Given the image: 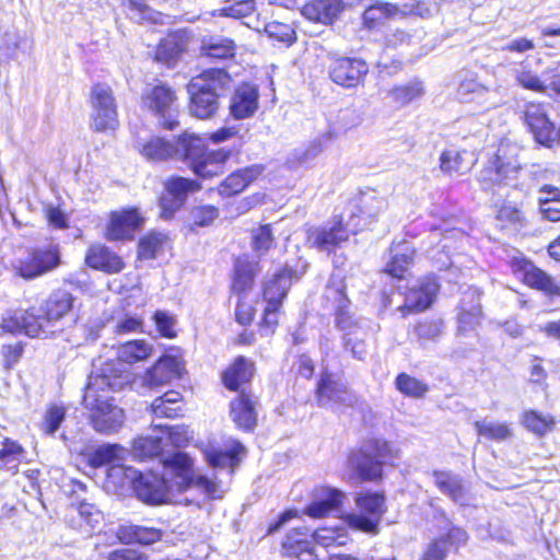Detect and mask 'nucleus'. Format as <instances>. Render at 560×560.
I'll list each match as a JSON object with an SVG mask.
<instances>
[{
	"label": "nucleus",
	"instance_id": "obj_1",
	"mask_svg": "<svg viewBox=\"0 0 560 560\" xmlns=\"http://www.w3.org/2000/svg\"><path fill=\"white\" fill-rule=\"evenodd\" d=\"M133 149L149 164L180 161L201 179H214L223 175L232 158L231 149L210 148L201 135L187 130L177 135L174 140L161 135L137 137Z\"/></svg>",
	"mask_w": 560,
	"mask_h": 560
},
{
	"label": "nucleus",
	"instance_id": "obj_2",
	"mask_svg": "<svg viewBox=\"0 0 560 560\" xmlns=\"http://www.w3.org/2000/svg\"><path fill=\"white\" fill-rule=\"evenodd\" d=\"M399 457V448L390 441L381 436L368 438L348 451L343 464L347 479L355 483H380L385 478V467L396 466Z\"/></svg>",
	"mask_w": 560,
	"mask_h": 560
},
{
	"label": "nucleus",
	"instance_id": "obj_3",
	"mask_svg": "<svg viewBox=\"0 0 560 560\" xmlns=\"http://www.w3.org/2000/svg\"><path fill=\"white\" fill-rule=\"evenodd\" d=\"M300 278L301 273L295 267L284 264L261 281L259 298L264 307L257 324L260 337L275 336L280 326L283 306L293 282Z\"/></svg>",
	"mask_w": 560,
	"mask_h": 560
},
{
	"label": "nucleus",
	"instance_id": "obj_4",
	"mask_svg": "<svg viewBox=\"0 0 560 560\" xmlns=\"http://www.w3.org/2000/svg\"><path fill=\"white\" fill-rule=\"evenodd\" d=\"M113 387L105 375L91 380L83 394V406L89 412L93 429L101 433H114L124 423L125 412L112 396Z\"/></svg>",
	"mask_w": 560,
	"mask_h": 560
},
{
	"label": "nucleus",
	"instance_id": "obj_5",
	"mask_svg": "<svg viewBox=\"0 0 560 560\" xmlns=\"http://www.w3.org/2000/svg\"><path fill=\"white\" fill-rule=\"evenodd\" d=\"M232 81V75L222 68H209L192 77L187 84L191 115L199 119L213 117L220 95L230 89Z\"/></svg>",
	"mask_w": 560,
	"mask_h": 560
},
{
	"label": "nucleus",
	"instance_id": "obj_6",
	"mask_svg": "<svg viewBox=\"0 0 560 560\" xmlns=\"http://www.w3.org/2000/svg\"><path fill=\"white\" fill-rule=\"evenodd\" d=\"M522 168L520 147L508 139H501L495 151L487 156L478 182L482 189L493 190L515 180Z\"/></svg>",
	"mask_w": 560,
	"mask_h": 560
},
{
	"label": "nucleus",
	"instance_id": "obj_7",
	"mask_svg": "<svg viewBox=\"0 0 560 560\" xmlns=\"http://www.w3.org/2000/svg\"><path fill=\"white\" fill-rule=\"evenodd\" d=\"M140 106L158 119V125L166 131H174L180 126L179 97L175 88L166 82H158L140 96Z\"/></svg>",
	"mask_w": 560,
	"mask_h": 560
},
{
	"label": "nucleus",
	"instance_id": "obj_8",
	"mask_svg": "<svg viewBox=\"0 0 560 560\" xmlns=\"http://www.w3.org/2000/svg\"><path fill=\"white\" fill-rule=\"evenodd\" d=\"M358 513H347L342 518L346 525L355 532L375 536L387 512L386 495L383 490H362L354 497Z\"/></svg>",
	"mask_w": 560,
	"mask_h": 560
},
{
	"label": "nucleus",
	"instance_id": "obj_9",
	"mask_svg": "<svg viewBox=\"0 0 560 560\" xmlns=\"http://www.w3.org/2000/svg\"><path fill=\"white\" fill-rule=\"evenodd\" d=\"M328 79L346 90L363 86L370 71L369 63L361 57L329 54L325 63Z\"/></svg>",
	"mask_w": 560,
	"mask_h": 560
},
{
	"label": "nucleus",
	"instance_id": "obj_10",
	"mask_svg": "<svg viewBox=\"0 0 560 560\" xmlns=\"http://www.w3.org/2000/svg\"><path fill=\"white\" fill-rule=\"evenodd\" d=\"M508 266L514 278L524 287L540 292L549 299L560 298V284L547 271L524 255L513 256Z\"/></svg>",
	"mask_w": 560,
	"mask_h": 560
},
{
	"label": "nucleus",
	"instance_id": "obj_11",
	"mask_svg": "<svg viewBox=\"0 0 560 560\" xmlns=\"http://www.w3.org/2000/svg\"><path fill=\"white\" fill-rule=\"evenodd\" d=\"M147 222L140 208L131 206L112 210L103 229V237L112 243H125L135 240Z\"/></svg>",
	"mask_w": 560,
	"mask_h": 560
},
{
	"label": "nucleus",
	"instance_id": "obj_12",
	"mask_svg": "<svg viewBox=\"0 0 560 560\" xmlns=\"http://www.w3.org/2000/svg\"><path fill=\"white\" fill-rule=\"evenodd\" d=\"M357 230H349L342 214H334L323 225L312 228L306 232V242L311 248L327 254H335L338 248L348 243Z\"/></svg>",
	"mask_w": 560,
	"mask_h": 560
},
{
	"label": "nucleus",
	"instance_id": "obj_13",
	"mask_svg": "<svg viewBox=\"0 0 560 560\" xmlns=\"http://www.w3.org/2000/svg\"><path fill=\"white\" fill-rule=\"evenodd\" d=\"M521 119L534 141L541 147L551 142L555 122L549 118L542 102L530 101L524 104Z\"/></svg>",
	"mask_w": 560,
	"mask_h": 560
},
{
	"label": "nucleus",
	"instance_id": "obj_14",
	"mask_svg": "<svg viewBox=\"0 0 560 560\" xmlns=\"http://www.w3.org/2000/svg\"><path fill=\"white\" fill-rule=\"evenodd\" d=\"M130 487L137 499L147 505H161L167 502V482L163 476L156 472L135 471Z\"/></svg>",
	"mask_w": 560,
	"mask_h": 560
},
{
	"label": "nucleus",
	"instance_id": "obj_15",
	"mask_svg": "<svg viewBox=\"0 0 560 560\" xmlns=\"http://www.w3.org/2000/svg\"><path fill=\"white\" fill-rule=\"evenodd\" d=\"M256 374V363L245 355L234 357L221 371V385L231 393L247 392Z\"/></svg>",
	"mask_w": 560,
	"mask_h": 560
},
{
	"label": "nucleus",
	"instance_id": "obj_16",
	"mask_svg": "<svg viewBox=\"0 0 560 560\" xmlns=\"http://www.w3.org/2000/svg\"><path fill=\"white\" fill-rule=\"evenodd\" d=\"M261 272L260 262L247 254L236 255L233 258L230 271L229 292L230 294L249 293Z\"/></svg>",
	"mask_w": 560,
	"mask_h": 560
},
{
	"label": "nucleus",
	"instance_id": "obj_17",
	"mask_svg": "<svg viewBox=\"0 0 560 560\" xmlns=\"http://www.w3.org/2000/svg\"><path fill=\"white\" fill-rule=\"evenodd\" d=\"M265 171L266 166L260 163L238 167L218 184L217 192L221 198L236 197L262 177Z\"/></svg>",
	"mask_w": 560,
	"mask_h": 560
},
{
	"label": "nucleus",
	"instance_id": "obj_18",
	"mask_svg": "<svg viewBox=\"0 0 560 560\" xmlns=\"http://www.w3.org/2000/svg\"><path fill=\"white\" fill-rule=\"evenodd\" d=\"M190 37V33L186 28L167 32L158 42L153 52V60L168 68L174 67L180 57L187 52Z\"/></svg>",
	"mask_w": 560,
	"mask_h": 560
},
{
	"label": "nucleus",
	"instance_id": "obj_19",
	"mask_svg": "<svg viewBox=\"0 0 560 560\" xmlns=\"http://www.w3.org/2000/svg\"><path fill=\"white\" fill-rule=\"evenodd\" d=\"M258 398L253 392H242L229 402V415L235 427L245 433L253 432L258 423Z\"/></svg>",
	"mask_w": 560,
	"mask_h": 560
},
{
	"label": "nucleus",
	"instance_id": "obj_20",
	"mask_svg": "<svg viewBox=\"0 0 560 560\" xmlns=\"http://www.w3.org/2000/svg\"><path fill=\"white\" fill-rule=\"evenodd\" d=\"M494 220L500 230L520 231L529 224V209L524 199L504 198L493 206Z\"/></svg>",
	"mask_w": 560,
	"mask_h": 560
},
{
	"label": "nucleus",
	"instance_id": "obj_21",
	"mask_svg": "<svg viewBox=\"0 0 560 560\" xmlns=\"http://www.w3.org/2000/svg\"><path fill=\"white\" fill-rule=\"evenodd\" d=\"M400 5L387 0H373L361 13V28L368 33H378L390 20L404 16Z\"/></svg>",
	"mask_w": 560,
	"mask_h": 560
},
{
	"label": "nucleus",
	"instance_id": "obj_22",
	"mask_svg": "<svg viewBox=\"0 0 560 560\" xmlns=\"http://www.w3.org/2000/svg\"><path fill=\"white\" fill-rule=\"evenodd\" d=\"M84 265L105 275H117L126 268V261L117 252L98 242L88 246Z\"/></svg>",
	"mask_w": 560,
	"mask_h": 560
},
{
	"label": "nucleus",
	"instance_id": "obj_23",
	"mask_svg": "<svg viewBox=\"0 0 560 560\" xmlns=\"http://www.w3.org/2000/svg\"><path fill=\"white\" fill-rule=\"evenodd\" d=\"M280 557L283 560H320L304 527H293L280 541Z\"/></svg>",
	"mask_w": 560,
	"mask_h": 560
},
{
	"label": "nucleus",
	"instance_id": "obj_24",
	"mask_svg": "<svg viewBox=\"0 0 560 560\" xmlns=\"http://www.w3.org/2000/svg\"><path fill=\"white\" fill-rule=\"evenodd\" d=\"M345 500L341 490L323 485L313 492V500L305 506L303 514L313 520L328 517L332 512L338 511Z\"/></svg>",
	"mask_w": 560,
	"mask_h": 560
},
{
	"label": "nucleus",
	"instance_id": "obj_25",
	"mask_svg": "<svg viewBox=\"0 0 560 560\" xmlns=\"http://www.w3.org/2000/svg\"><path fill=\"white\" fill-rule=\"evenodd\" d=\"M468 541L467 532L459 526H451L447 530L431 539L424 547L419 560H445L448 549L457 550Z\"/></svg>",
	"mask_w": 560,
	"mask_h": 560
},
{
	"label": "nucleus",
	"instance_id": "obj_26",
	"mask_svg": "<svg viewBox=\"0 0 560 560\" xmlns=\"http://www.w3.org/2000/svg\"><path fill=\"white\" fill-rule=\"evenodd\" d=\"M185 373L183 361L173 355H162L144 374V384L156 388L178 380Z\"/></svg>",
	"mask_w": 560,
	"mask_h": 560
},
{
	"label": "nucleus",
	"instance_id": "obj_27",
	"mask_svg": "<svg viewBox=\"0 0 560 560\" xmlns=\"http://www.w3.org/2000/svg\"><path fill=\"white\" fill-rule=\"evenodd\" d=\"M258 88L249 82H241L233 91L229 113L236 119L242 120L254 116L258 109Z\"/></svg>",
	"mask_w": 560,
	"mask_h": 560
},
{
	"label": "nucleus",
	"instance_id": "obj_28",
	"mask_svg": "<svg viewBox=\"0 0 560 560\" xmlns=\"http://www.w3.org/2000/svg\"><path fill=\"white\" fill-rule=\"evenodd\" d=\"M325 306L334 311L336 324L346 326L351 320L350 300L347 295V285L342 280H330L325 288Z\"/></svg>",
	"mask_w": 560,
	"mask_h": 560
},
{
	"label": "nucleus",
	"instance_id": "obj_29",
	"mask_svg": "<svg viewBox=\"0 0 560 560\" xmlns=\"http://www.w3.org/2000/svg\"><path fill=\"white\" fill-rule=\"evenodd\" d=\"M343 0H308L301 8V14L313 23L332 24L345 11Z\"/></svg>",
	"mask_w": 560,
	"mask_h": 560
},
{
	"label": "nucleus",
	"instance_id": "obj_30",
	"mask_svg": "<svg viewBox=\"0 0 560 560\" xmlns=\"http://www.w3.org/2000/svg\"><path fill=\"white\" fill-rule=\"evenodd\" d=\"M477 162L475 154L466 149L450 148L441 152L439 166L450 177L468 174Z\"/></svg>",
	"mask_w": 560,
	"mask_h": 560
},
{
	"label": "nucleus",
	"instance_id": "obj_31",
	"mask_svg": "<svg viewBox=\"0 0 560 560\" xmlns=\"http://www.w3.org/2000/svg\"><path fill=\"white\" fill-rule=\"evenodd\" d=\"M314 393L317 405L319 406L326 404H345V395L348 393V387L345 383L340 382L332 372L323 369L319 373Z\"/></svg>",
	"mask_w": 560,
	"mask_h": 560
},
{
	"label": "nucleus",
	"instance_id": "obj_32",
	"mask_svg": "<svg viewBox=\"0 0 560 560\" xmlns=\"http://www.w3.org/2000/svg\"><path fill=\"white\" fill-rule=\"evenodd\" d=\"M115 535L122 545L150 546L162 540L164 533L158 527L126 523L117 527Z\"/></svg>",
	"mask_w": 560,
	"mask_h": 560
},
{
	"label": "nucleus",
	"instance_id": "obj_33",
	"mask_svg": "<svg viewBox=\"0 0 560 560\" xmlns=\"http://www.w3.org/2000/svg\"><path fill=\"white\" fill-rule=\"evenodd\" d=\"M245 452V446L237 440H233L228 450L214 446L205 447L202 450L207 463L212 468H226L231 474L240 466Z\"/></svg>",
	"mask_w": 560,
	"mask_h": 560
},
{
	"label": "nucleus",
	"instance_id": "obj_34",
	"mask_svg": "<svg viewBox=\"0 0 560 560\" xmlns=\"http://www.w3.org/2000/svg\"><path fill=\"white\" fill-rule=\"evenodd\" d=\"M163 466L171 471V478L179 492L187 491L194 482V460L184 452H175L163 460Z\"/></svg>",
	"mask_w": 560,
	"mask_h": 560
},
{
	"label": "nucleus",
	"instance_id": "obj_35",
	"mask_svg": "<svg viewBox=\"0 0 560 560\" xmlns=\"http://www.w3.org/2000/svg\"><path fill=\"white\" fill-rule=\"evenodd\" d=\"M170 244L166 233L158 230H149L142 234L136 244V260L150 261L158 259Z\"/></svg>",
	"mask_w": 560,
	"mask_h": 560
},
{
	"label": "nucleus",
	"instance_id": "obj_36",
	"mask_svg": "<svg viewBox=\"0 0 560 560\" xmlns=\"http://www.w3.org/2000/svg\"><path fill=\"white\" fill-rule=\"evenodd\" d=\"M184 397L177 390H167L163 395L155 397L150 404V413L159 419H176L184 415Z\"/></svg>",
	"mask_w": 560,
	"mask_h": 560
},
{
	"label": "nucleus",
	"instance_id": "obj_37",
	"mask_svg": "<svg viewBox=\"0 0 560 560\" xmlns=\"http://www.w3.org/2000/svg\"><path fill=\"white\" fill-rule=\"evenodd\" d=\"M417 250L413 247H406L404 252L392 254L381 269V273L386 275L394 281H404L411 277V267L415 264Z\"/></svg>",
	"mask_w": 560,
	"mask_h": 560
},
{
	"label": "nucleus",
	"instance_id": "obj_38",
	"mask_svg": "<svg viewBox=\"0 0 560 560\" xmlns=\"http://www.w3.org/2000/svg\"><path fill=\"white\" fill-rule=\"evenodd\" d=\"M237 45L233 38L225 36H208L201 40L200 55L211 60L234 59Z\"/></svg>",
	"mask_w": 560,
	"mask_h": 560
},
{
	"label": "nucleus",
	"instance_id": "obj_39",
	"mask_svg": "<svg viewBox=\"0 0 560 560\" xmlns=\"http://www.w3.org/2000/svg\"><path fill=\"white\" fill-rule=\"evenodd\" d=\"M74 296L69 291L55 290L42 306L40 317L47 322H57L73 308Z\"/></svg>",
	"mask_w": 560,
	"mask_h": 560
},
{
	"label": "nucleus",
	"instance_id": "obj_40",
	"mask_svg": "<svg viewBox=\"0 0 560 560\" xmlns=\"http://www.w3.org/2000/svg\"><path fill=\"white\" fill-rule=\"evenodd\" d=\"M520 421L525 430L537 438H544L551 433L557 424V419L553 415L544 413L536 409H525L521 413Z\"/></svg>",
	"mask_w": 560,
	"mask_h": 560
},
{
	"label": "nucleus",
	"instance_id": "obj_41",
	"mask_svg": "<svg viewBox=\"0 0 560 560\" xmlns=\"http://www.w3.org/2000/svg\"><path fill=\"white\" fill-rule=\"evenodd\" d=\"M474 428L479 438H483L490 442L501 443L509 441L514 436L512 424L506 421L491 422L476 420L474 422Z\"/></svg>",
	"mask_w": 560,
	"mask_h": 560
},
{
	"label": "nucleus",
	"instance_id": "obj_42",
	"mask_svg": "<svg viewBox=\"0 0 560 560\" xmlns=\"http://www.w3.org/2000/svg\"><path fill=\"white\" fill-rule=\"evenodd\" d=\"M312 540L325 549L331 547H343L349 540L348 532L340 525L320 526L313 530Z\"/></svg>",
	"mask_w": 560,
	"mask_h": 560
},
{
	"label": "nucleus",
	"instance_id": "obj_43",
	"mask_svg": "<svg viewBox=\"0 0 560 560\" xmlns=\"http://www.w3.org/2000/svg\"><path fill=\"white\" fill-rule=\"evenodd\" d=\"M203 179L195 176V178L185 177L180 175H173L164 183L165 191L179 200L185 202L189 194L199 192L202 189Z\"/></svg>",
	"mask_w": 560,
	"mask_h": 560
},
{
	"label": "nucleus",
	"instance_id": "obj_44",
	"mask_svg": "<svg viewBox=\"0 0 560 560\" xmlns=\"http://www.w3.org/2000/svg\"><path fill=\"white\" fill-rule=\"evenodd\" d=\"M424 93L422 81L412 79L406 83L396 84L388 91L390 101L398 107L407 106L420 98Z\"/></svg>",
	"mask_w": 560,
	"mask_h": 560
},
{
	"label": "nucleus",
	"instance_id": "obj_45",
	"mask_svg": "<svg viewBox=\"0 0 560 560\" xmlns=\"http://www.w3.org/2000/svg\"><path fill=\"white\" fill-rule=\"evenodd\" d=\"M34 319L35 315L30 310H13L2 317L0 328L13 335L28 334Z\"/></svg>",
	"mask_w": 560,
	"mask_h": 560
},
{
	"label": "nucleus",
	"instance_id": "obj_46",
	"mask_svg": "<svg viewBox=\"0 0 560 560\" xmlns=\"http://www.w3.org/2000/svg\"><path fill=\"white\" fill-rule=\"evenodd\" d=\"M433 477L435 487L451 500L459 502L464 499L466 491L460 478L443 470H434Z\"/></svg>",
	"mask_w": 560,
	"mask_h": 560
},
{
	"label": "nucleus",
	"instance_id": "obj_47",
	"mask_svg": "<svg viewBox=\"0 0 560 560\" xmlns=\"http://www.w3.org/2000/svg\"><path fill=\"white\" fill-rule=\"evenodd\" d=\"M91 121L96 132L116 130L119 126L117 105L92 107Z\"/></svg>",
	"mask_w": 560,
	"mask_h": 560
},
{
	"label": "nucleus",
	"instance_id": "obj_48",
	"mask_svg": "<svg viewBox=\"0 0 560 560\" xmlns=\"http://www.w3.org/2000/svg\"><path fill=\"white\" fill-rule=\"evenodd\" d=\"M152 353L151 346L143 339L129 340L118 348V359L121 362L132 364L148 359Z\"/></svg>",
	"mask_w": 560,
	"mask_h": 560
},
{
	"label": "nucleus",
	"instance_id": "obj_49",
	"mask_svg": "<svg viewBox=\"0 0 560 560\" xmlns=\"http://www.w3.org/2000/svg\"><path fill=\"white\" fill-rule=\"evenodd\" d=\"M62 264L58 243H49L37 248V277L56 270Z\"/></svg>",
	"mask_w": 560,
	"mask_h": 560
},
{
	"label": "nucleus",
	"instance_id": "obj_50",
	"mask_svg": "<svg viewBox=\"0 0 560 560\" xmlns=\"http://www.w3.org/2000/svg\"><path fill=\"white\" fill-rule=\"evenodd\" d=\"M120 5L132 12L138 23L160 24L163 21V14L147 3V0H120Z\"/></svg>",
	"mask_w": 560,
	"mask_h": 560
},
{
	"label": "nucleus",
	"instance_id": "obj_51",
	"mask_svg": "<svg viewBox=\"0 0 560 560\" xmlns=\"http://www.w3.org/2000/svg\"><path fill=\"white\" fill-rule=\"evenodd\" d=\"M395 388L405 397L421 399L429 392V385L423 381L400 372L395 378Z\"/></svg>",
	"mask_w": 560,
	"mask_h": 560
},
{
	"label": "nucleus",
	"instance_id": "obj_52",
	"mask_svg": "<svg viewBox=\"0 0 560 560\" xmlns=\"http://www.w3.org/2000/svg\"><path fill=\"white\" fill-rule=\"evenodd\" d=\"M219 217V208L213 205H198L190 208L188 212L187 228L195 232L198 228H208Z\"/></svg>",
	"mask_w": 560,
	"mask_h": 560
},
{
	"label": "nucleus",
	"instance_id": "obj_53",
	"mask_svg": "<svg viewBox=\"0 0 560 560\" xmlns=\"http://www.w3.org/2000/svg\"><path fill=\"white\" fill-rule=\"evenodd\" d=\"M250 246L258 255H265L276 247V236L271 223L260 224L252 230Z\"/></svg>",
	"mask_w": 560,
	"mask_h": 560
},
{
	"label": "nucleus",
	"instance_id": "obj_54",
	"mask_svg": "<svg viewBox=\"0 0 560 560\" xmlns=\"http://www.w3.org/2000/svg\"><path fill=\"white\" fill-rule=\"evenodd\" d=\"M439 291L440 283L438 278L433 275H428L420 279L417 287L412 289V293L417 294L416 301L418 302V305L423 307L425 311L432 306Z\"/></svg>",
	"mask_w": 560,
	"mask_h": 560
},
{
	"label": "nucleus",
	"instance_id": "obj_55",
	"mask_svg": "<svg viewBox=\"0 0 560 560\" xmlns=\"http://www.w3.org/2000/svg\"><path fill=\"white\" fill-rule=\"evenodd\" d=\"M264 31L270 40L287 47L293 45L298 39L294 27L288 23L271 21L265 25Z\"/></svg>",
	"mask_w": 560,
	"mask_h": 560
},
{
	"label": "nucleus",
	"instance_id": "obj_56",
	"mask_svg": "<svg viewBox=\"0 0 560 560\" xmlns=\"http://www.w3.org/2000/svg\"><path fill=\"white\" fill-rule=\"evenodd\" d=\"M236 299L234 307V320L243 326H250L256 317L257 310L248 293L234 294Z\"/></svg>",
	"mask_w": 560,
	"mask_h": 560
},
{
	"label": "nucleus",
	"instance_id": "obj_57",
	"mask_svg": "<svg viewBox=\"0 0 560 560\" xmlns=\"http://www.w3.org/2000/svg\"><path fill=\"white\" fill-rule=\"evenodd\" d=\"M443 320L439 318H423L413 325V334L419 341L436 340L443 332Z\"/></svg>",
	"mask_w": 560,
	"mask_h": 560
},
{
	"label": "nucleus",
	"instance_id": "obj_58",
	"mask_svg": "<svg viewBox=\"0 0 560 560\" xmlns=\"http://www.w3.org/2000/svg\"><path fill=\"white\" fill-rule=\"evenodd\" d=\"M515 82L522 89L535 93L542 94L547 91V85L541 80V78L533 69L529 68H524L516 71Z\"/></svg>",
	"mask_w": 560,
	"mask_h": 560
},
{
	"label": "nucleus",
	"instance_id": "obj_59",
	"mask_svg": "<svg viewBox=\"0 0 560 560\" xmlns=\"http://www.w3.org/2000/svg\"><path fill=\"white\" fill-rule=\"evenodd\" d=\"M66 418V408L63 406L51 405L47 408L42 423L43 433L52 435Z\"/></svg>",
	"mask_w": 560,
	"mask_h": 560
},
{
	"label": "nucleus",
	"instance_id": "obj_60",
	"mask_svg": "<svg viewBox=\"0 0 560 560\" xmlns=\"http://www.w3.org/2000/svg\"><path fill=\"white\" fill-rule=\"evenodd\" d=\"M90 105L91 107L117 105L113 89L102 82L94 83L90 92Z\"/></svg>",
	"mask_w": 560,
	"mask_h": 560
},
{
	"label": "nucleus",
	"instance_id": "obj_61",
	"mask_svg": "<svg viewBox=\"0 0 560 560\" xmlns=\"http://www.w3.org/2000/svg\"><path fill=\"white\" fill-rule=\"evenodd\" d=\"M133 452L141 458H150L161 453V439L142 436L132 443Z\"/></svg>",
	"mask_w": 560,
	"mask_h": 560
},
{
	"label": "nucleus",
	"instance_id": "obj_62",
	"mask_svg": "<svg viewBox=\"0 0 560 560\" xmlns=\"http://www.w3.org/2000/svg\"><path fill=\"white\" fill-rule=\"evenodd\" d=\"M256 10L255 0H238L222 9L223 15L233 19H244Z\"/></svg>",
	"mask_w": 560,
	"mask_h": 560
},
{
	"label": "nucleus",
	"instance_id": "obj_63",
	"mask_svg": "<svg viewBox=\"0 0 560 560\" xmlns=\"http://www.w3.org/2000/svg\"><path fill=\"white\" fill-rule=\"evenodd\" d=\"M44 217L52 229L66 230L69 228L68 219L59 207L48 205L44 208Z\"/></svg>",
	"mask_w": 560,
	"mask_h": 560
},
{
	"label": "nucleus",
	"instance_id": "obj_64",
	"mask_svg": "<svg viewBox=\"0 0 560 560\" xmlns=\"http://www.w3.org/2000/svg\"><path fill=\"white\" fill-rule=\"evenodd\" d=\"M116 456V446L115 445H107L96 448L94 452L91 453L89 458L90 466L94 468L102 467L104 465H107L114 460Z\"/></svg>",
	"mask_w": 560,
	"mask_h": 560
}]
</instances>
